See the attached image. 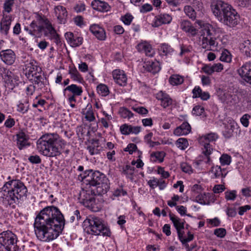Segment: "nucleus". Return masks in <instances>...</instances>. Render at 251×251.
<instances>
[{
  "label": "nucleus",
  "mask_w": 251,
  "mask_h": 251,
  "mask_svg": "<svg viewBox=\"0 0 251 251\" xmlns=\"http://www.w3.org/2000/svg\"><path fill=\"white\" fill-rule=\"evenodd\" d=\"M65 220L60 210L54 206H48L37 215L34 223L37 238L49 242L56 239L62 233Z\"/></svg>",
  "instance_id": "obj_1"
},
{
  "label": "nucleus",
  "mask_w": 251,
  "mask_h": 251,
  "mask_svg": "<svg viewBox=\"0 0 251 251\" xmlns=\"http://www.w3.org/2000/svg\"><path fill=\"white\" fill-rule=\"evenodd\" d=\"M62 139L57 133H46L37 141V148L43 155L49 157L61 154Z\"/></svg>",
  "instance_id": "obj_2"
},
{
  "label": "nucleus",
  "mask_w": 251,
  "mask_h": 251,
  "mask_svg": "<svg viewBox=\"0 0 251 251\" xmlns=\"http://www.w3.org/2000/svg\"><path fill=\"white\" fill-rule=\"evenodd\" d=\"M2 191L6 193L2 197L3 203L14 207L15 204L19 203L20 200L26 197L27 189L22 181L13 179L0 189V192Z\"/></svg>",
  "instance_id": "obj_3"
},
{
  "label": "nucleus",
  "mask_w": 251,
  "mask_h": 251,
  "mask_svg": "<svg viewBox=\"0 0 251 251\" xmlns=\"http://www.w3.org/2000/svg\"><path fill=\"white\" fill-rule=\"evenodd\" d=\"M84 176L82 177L88 182L90 186L96 189L98 194H106L109 189L108 179L102 173L99 171L92 172V170L85 171Z\"/></svg>",
  "instance_id": "obj_4"
},
{
  "label": "nucleus",
  "mask_w": 251,
  "mask_h": 251,
  "mask_svg": "<svg viewBox=\"0 0 251 251\" xmlns=\"http://www.w3.org/2000/svg\"><path fill=\"white\" fill-rule=\"evenodd\" d=\"M85 230L88 233L110 236V231L103 223V221L97 217H89L84 221Z\"/></svg>",
  "instance_id": "obj_5"
},
{
  "label": "nucleus",
  "mask_w": 251,
  "mask_h": 251,
  "mask_svg": "<svg viewBox=\"0 0 251 251\" xmlns=\"http://www.w3.org/2000/svg\"><path fill=\"white\" fill-rule=\"evenodd\" d=\"M18 241L17 236L11 231L7 230L0 233V251H11L17 246Z\"/></svg>",
  "instance_id": "obj_6"
},
{
  "label": "nucleus",
  "mask_w": 251,
  "mask_h": 251,
  "mask_svg": "<svg viewBox=\"0 0 251 251\" xmlns=\"http://www.w3.org/2000/svg\"><path fill=\"white\" fill-rule=\"evenodd\" d=\"M102 194H98L96 193L95 189H88L86 190H83L80 193V197L82 200L81 202L83 204L93 211L98 210V207L97 206L95 201V196L96 195H102Z\"/></svg>",
  "instance_id": "obj_7"
},
{
  "label": "nucleus",
  "mask_w": 251,
  "mask_h": 251,
  "mask_svg": "<svg viewBox=\"0 0 251 251\" xmlns=\"http://www.w3.org/2000/svg\"><path fill=\"white\" fill-rule=\"evenodd\" d=\"M211 7L213 13L219 21L228 12L232 6L222 0H217L211 4Z\"/></svg>",
  "instance_id": "obj_8"
},
{
  "label": "nucleus",
  "mask_w": 251,
  "mask_h": 251,
  "mask_svg": "<svg viewBox=\"0 0 251 251\" xmlns=\"http://www.w3.org/2000/svg\"><path fill=\"white\" fill-rule=\"evenodd\" d=\"M239 15L232 7L219 21L230 27H233L239 24Z\"/></svg>",
  "instance_id": "obj_9"
},
{
  "label": "nucleus",
  "mask_w": 251,
  "mask_h": 251,
  "mask_svg": "<svg viewBox=\"0 0 251 251\" xmlns=\"http://www.w3.org/2000/svg\"><path fill=\"white\" fill-rule=\"evenodd\" d=\"M67 91L72 93L68 95V101H74L75 102L76 101L75 97L81 96L83 92L82 88L81 86H78L74 84L67 86L63 90L64 93Z\"/></svg>",
  "instance_id": "obj_10"
},
{
  "label": "nucleus",
  "mask_w": 251,
  "mask_h": 251,
  "mask_svg": "<svg viewBox=\"0 0 251 251\" xmlns=\"http://www.w3.org/2000/svg\"><path fill=\"white\" fill-rule=\"evenodd\" d=\"M201 45L203 49L214 51L217 49L218 43L216 38L213 37H202Z\"/></svg>",
  "instance_id": "obj_11"
},
{
  "label": "nucleus",
  "mask_w": 251,
  "mask_h": 251,
  "mask_svg": "<svg viewBox=\"0 0 251 251\" xmlns=\"http://www.w3.org/2000/svg\"><path fill=\"white\" fill-rule=\"evenodd\" d=\"M0 57L5 64L10 65L15 61V54L11 50H2L0 52Z\"/></svg>",
  "instance_id": "obj_12"
},
{
  "label": "nucleus",
  "mask_w": 251,
  "mask_h": 251,
  "mask_svg": "<svg viewBox=\"0 0 251 251\" xmlns=\"http://www.w3.org/2000/svg\"><path fill=\"white\" fill-rule=\"evenodd\" d=\"M169 217L170 220L172 221L174 226L175 227L178 234V238H180L183 232H181V230L184 228L185 221H181V219L176 217L174 214L170 213Z\"/></svg>",
  "instance_id": "obj_13"
},
{
  "label": "nucleus",
  "mask_w": 251,
  "mask_h": 251,
  "mask_svg": "<svg viewBox=\"0 0 251 251\" xmlns=\"http://www.w3.org/2000/svg\"><path fill=\"white\" fill-rule=\"evenodd\" d=\"M112 75L116 83L120 86H125L127 82V77L122 70H115L112 72Z\"/></svg>",
  "instance_id": "obj_14"
},
{
  "label": "nucleus",
  "mask_w": 251,
  "mask_h": 251,
  "mask_svg": "<svg viewBox=\"0 0 251 251\" xmlns=\"http://www.w3.org/2000/svg\"><path fill=\"white\" fill-rule=\"evenodd\" d=\"M251 72V63L247 62L237 70V73L243 80L245 81L249 78Z\"/></svg>",
  "instance_id": "obj_15"
},
{
  "label": "nucleus",
  "mask_w": 251,
  "mask_h": 251,
  "mask_svg": "<svg viewBox=\"0 0 251 251\" xmlns=\"http://www.w3.org/2000/svg\"><path fill=\"white\" fill-rule=\"evenodd\" d=\"M90 31L100 40H104L106 34L104 29L98 25H93L90 27Z\"/></svg>",
  "instance_id": "obj_16"
},
{
  "label": "nucleus",
  "mask_w": 251,
  "mask_h": 251,
  "mask_svg": "<svg viewBox=\"0 0 251 251\" xmlns=\"http://www.w3.org/2000/svg\"><path fill=\"white\" fill-rule=\"evenodd\" d=\"M143 67L147 72L153 74L159 72L161 69L159 63L158 61H148L145 62Z\"/></svg>",
  "instance_id": "obj_17"
},
{
  "label": "nucleus",
  "mask_w": 251,
  "mask_h": 251,
  "mask_svg": "<svg viewBox=\"0 0 251 251\" xmlns=\"http://www.w3.org/2000/svg\"><path fill=\"white\" fill-rule=\"evenodd\" d=\"M11 21V17L10 16L3 15L0 23V31L1 33H4L6 35L8 34Z\"/></svg>",
  "instance_id": "obj_18"
},
{
  "label": "nucleus",
  "mask_w": 251,
  "mask_h": 251,
  "mask_svg": "<svg viewBox=\"0 0 251 251\" xmlns=\"http://www.w3.org/2000/svg\"><path fill=\"white\" fill-rule=\"evenodd\" d=\"M180 28L183 31L194 36L197 33V30L192 26L191 23L187 20H183L180 23Z\"/></svg>",
  "instance_id": "obj_19"
},
{
  "label": "nucleus",
  "mask_w": 251,
  "mask_h": 251,
  "mask_svg": "<svg viewBox=\"0 0 251 251\" xmlns=\"http://www.w3.org/2000/svg\"><path fill=\"white\" fill-rule=\"evenodd\" d=\"M17 146L20 150H22L26 146H29L28 143V136L24 132H21L17 134Z\"/></svg>",
  "instance_id": "obj_20"
},
{
  "label": "nucleus",
  "mask_w": 251,
  "mask_h": 251,
  "mask_svg": "<svg viewBox=\"0 0 251 251\" xmlns=\"http://www.w3.org/2000/svg\"><path fill=\"white\" fill-rule=\"evenodd\" d=\"M172 20V17L168 14H161L156 17V20L154 23V26L158 27L162 24H169Z\"/></svg>",
  "instance_id": "obj_21"
},
{
  "label": "nucleus",
  "mask_w": 251,
  "mask_h": 251,
  "mask_svg": "<svg viewBox=\"0 0 251 251\" xmlns=\"http://www.w3.org/2000/svg\"><path fill=\"white\" fill-rule=\"evenodd\" d=\"M191 129L190 125L187 122H184L175 129L174 134L177 136L186 135L190 132Z\"/></svg>",
  "instance_id": "obj_22"
},
{
  "label": "nucleus",
  "mask_w": 251,
  "mask_h": 251,
  "mask_svg": "<svg viewBox=\"0 0 251 251\" xmlns=\"http://www.w3.org/2000/svg\"><path fill=\"white\" fill-rule=\"evenodd\" d=\"M236 125V122L232 119H229L228 123L225 125V130L223 132V135L226 138H229L232 136L233 130Z\"/></svg>",
  "instance_id": "obj_23"
},
{
  "label": "nucleus",
  "mask_w": 251,
  "mask_h": 251,
  "mask_svg": "<svg viewBox=\"0 0 251 251\" xmlns=\"http://www.w3.org/2000/svg\"><path fill=\"white\" fill-rule=\"evenodd\" d=\"M137 47L140 51L145 52L147 56L151 57L154 54V51L151 45L146 42L139 44Z\"/></svg>",
  "instance_id": "obj_24"
},
{
  "label": "nucleus",
  "mask_w": 251,
  "mask_h": 251,
  "mask_svg": "<svg viewBox=\"0 0 251 251\" xmlns=\"http://www.w3.org/2000/svg\"><path fill=\"white\" fill-rule=\"evenodd\" d=\"M55 12L60 23L64 24L68 16L66 8L62 6H58L56 7Z\"/></svg>",
  "instance_id": "obj_25"
},
{
  "label": "nucleus",
  "mask_w": 251,
  "mask_h": 251,
  "mask_svg": "<svg viewBox=\"0 0 251 251\" xmlns=\"http://www.w3.org/2000/svg\"><path fill=\"white\" fill-rule=\"evenodd\" d=\"M193 98H201V100H207L210 95L208 92H202V90L199 86H196L192 91Z\"/></svg>",
  "instance_id": "obj_26"
},
{
  "label": "nucleus",
  "mask_w": 251,
  "mask_h": 251,
  "mask_svg": "<svg viewBox=\"0 0 251 251\" xmlns=\"http://www.w3.org/2000/svg\"><path fill=\"white\" fill-rule=\"evenodd\" d=\"M213 197L212 194L210 193H203V194L198 195L196 197V201L203 205H208L210 204V199Z\"/></svg>",
  "instance_id": "obj_27"
},
{
  "label": "nucleus",
  "mask_w": 251,
  "mask_h": 251,
  "mask_svg": "<svg viewBox=\"0 0 251 251\" xmlns=\"http://www.w3.org/2000/svg\"><path fill=\"white\" fill-rule=\"evenodd\" d=\"M34 85H36L39 89H42L45 87L46 85L47 78L44 74L42 75L35 76V79L34 78L33 80L31 81Z\"/></svg>",
  "instance_id": "obj_28"
},
{
  "label": "nucleus",
  "mask_w": 251,
  "mask_h": 251,
  "mask_svg": "<svg viewBox=\"0 0 251 251\" xmlns=\"http://www.w3.org/2000/svg\"><path fill=\"white\" fill-rule=\"evenodd\" d=\"M135 171V168L129 165L123 166L121 171L122 174L125 175L127 177L129 178L131 180L133 179V174Z\"/></svg>",
  "instance_id": "obj_29"
},
{
  "label": "nucleus",
  "mask_w": 251,
  "mask_h": 251,
  "mask_svg": "<svg viewBox=\"0 0 251 251\" xmlns=\"http://www.w3.org/2000/svg\"><path fill=\"white\" fill-rule=\"evenodd\" d=\"M69 74L71 75V78L75 81H77L80 83L83 81V79L79 73L76 68H72L70 69Z\"/></svg>",
  "instance_id": "obj_30"
},
{
  "label": "nucleus",
  "mask_w": 251,
  "mask_h": 251,
  "mask_svg": "<svg viewBox=\"0 0 251 251\" xmlns=\"http://www.w3.org/2000/svg\"><path fill=\"white\" fill-rule=\"evenodd\" d=\"M183 81V77L178 75H172L169 78V82L174 86L181 84Z\"/></svg>",
  "instance_id": "obj_31"
},
{
  "label": "nucleus",
  "mask_w": 251,
  "mask_h": 251,
  "mask_svg": "<svg viewBox=\"0 0 251 251\" xmlns=\"http://www.w3.org/2000/svg\"><path fill=\"white\" fill-rule=\"evenodd\" d=\"M241 50L247 56H251V40H247L242 44Z\"/></svg>",
  "instance_id": "obj_32"
},
{
  "label": "nucleus",
  "mask_w": 251,
  "mask_h": 251,
  "mask_svg": "<svg viewBox=\"0 0 251 251\" xmlns=\"http://www.w3.org/2000/svg\"><path fill=\"white\" fill-rule=\"evenodd\" d=\"M35 61H32L27 65L25 73V75L27 77H28L33 72H35V68L37 69V70H40V71H41V68L35 65Z\"/></svg>",
  "instance_id": "obj_33"
},
{
  "label": "nucleus",
  "mask_w": 251,
  "mask_h": 251,
  "mask_svg": "<svg viewBox=\"0 0 251 251\" xmlns=\"http://www.w3.org/2000/svg\"><path fill=\"white\" fill-rule=\"evenodd\" d=\"M211 172L214 175L215 178H219L220 176L224 177L226 176V173L224 174L220 166H213L211 168Z\"/></svg>",
  "instance_id": "obj_34"
},
{
  "label": "nucleus",
  "mask_w": 251,
  "mask_h": 251,
  "mask_svg": "<svg viewBox=\"0 0 251 251\" xmlns=\"http://www.w3.org/2000/svg\"><path fill=\"white\" fill-rule=\"evenodd\" d=\"M213 151V149L209 143H205L204 147L202 149V153L207 157L206 163H208L210 161L209 155Z\"/></svg>",
  "instance_id": "obj_35"
},
{
  "label": "nucleus",
  "mask_w": 251,
  "mask_h": 251,
  "mask_svg": "<svg viewBox=\"0 0 251 251\" xmlns=\"http://www.w3.org/2000/svg\"><path fill=\"white\" fill-rule=\"evenodd\" d=\"M184 11L187 16L192 20L196 18V12L194 8L190 5H186L184 8Z\"/></svg>",
  "instance_id": "obj_36"
},
{
  "label": "nucleus",
  "mask_w": 251,
  "mask_h": 251,
  "mask_svg": "<svg viewBox=\"0 0 251 251\" xmlns=\"http://www.w3.org/2000/svg\"><path fill=\"white\" fill-rule=\"evenodd\" d=\"M92 144L97 145V147L88 146L87 147V150L89 151L91 155L97 154L100 153V150L98 149L99 141L98 139H93L92 140Z\"/></svg>",
  "instance_id": "obj_37"
},
{
  "label": "nucleus",
  "mask_w": 251,
  "mask_h": 251,
  "mask_svg": "<svg viewBox=\"0 0 251 251\" xmlns=\"http://www.w3.org/2000/svg\"><path fill=\"white\" fill-rule=\"evenodd\" d=\"M119 113L120 116L123 118L129 119L133 116V114L130 111L125 107L120 108Z\"/></svg>",
  "instance_id": "obj_38"
},
{
  "label": "nucleus",
  "mask_w": 251,
  "mask_h": 251,
  "mask_svg": "<svg viewBox=\"0 0 251 251\" xmlns=\"http://www.w3.org/2000/svg\"><path fill=\"white\" fill-rule=\"evenodd\" d=\"M176 145L180 150H184L188 146V142L186 139L183 138H179L176 143Z\"/></svg>",
  "instance_id": "obj_39"
},
{
  "label": "nucleus",
  "mask_w": 251,
  "mask_h": 251,
  "mask_svg": "<svg viewBox=\"0 0 251 251\" xmlns=\"http://www.w3.org/2000/svg\"><path fill=\"white\" fill-rule=\"evenodd\" d=\"M159 50L165 55L171 53L174 51L173 48L170 46L165 43L162 44L160 46Z\"/></svg>",
  "instance_id": "obj_40"
},
{
  "label": "nucleus",
  "mask_w": 251,
  "mask_h": 251,
  "mask_svg": "<svg viewBox=\"0 0 251 251\" xmlns=\"http://www.w3.org/2000/svg\"><path fill=\"white\" fill-rule=\"evenodd\" d=\"M98 93L103 96H106L109 94V90L107 86L104 84H100L97 87Z\"/></svg>",
  "instance_id": "obj_41"
},
{
  "label": "nucleus",
  "mask_w": 251,
  "mask_h": 251,
  "mask_svg": "<svg viewBox=\"0 0 251 251\" xmlns=\"http://www.w3.org/2000/svg\"><path fill=\"white\" fill-rule=\"evenodd\" d=\"M83 114H84V113H83ZM85 119L89 122H93L95 120V117L92 109V106H90L88 108V110L85 113Z\"/></svg>",
  "instance_id": "obj_42"
},
{
  "label": "nucleus",
  "mask_w": 251,
  "mask_h": 251,
  "mask_svg": "<svg viewBox=\"0 0 251 251\" xmlns=\"http://www.w3.org/2000/svg\"><path fill=\"white\" fill-rule=\"evenodd\" d=\"M46 28L49 31L50 34L54 39H55L56 40H57L59 39V35L57 33L54 28L52 27V25L50 24H49L47 25Z\"/></svg>",
  "instance_id": "obj_43"
},
{
  "label": "nucleus",
  "mask_w": 251,
  "mask_h": 251,
  "mask_svg": "<svg viewBox=\"0 0 251 251\" xmlns=\"http://www.w3.org/2000/svg\"><path fill=\"white\" fill-rule=\"evenodd\" d=\"M165 155V153L164 151H156L151 154V157H154L156 159L158 160L160 162L163 161Z\"/></svg>",
  "instance_id": "obj_44"
},
{
  "label": "nucleus",
  "mask_w": 251,
  "mask_h": 251,
  "mask_svg": "<svg viewBox=\"0 0 251 251\" xmlns=\"http://www.w3.org/2000/svg\"><path fill=\"white\" fill-rule=\"evenodd\" d=\"M131 125L124 124L120 127V130L122 134L128 135L131 133Z\"/></svg>",
  "instance_id": "obj_45"
},
{
  "label": "nucleus",
  "mask_w": 251,
  "mask_h": 251,
  "mask_svg": "<svg viewBox=\"0 0 251 251\" xmlns=\"http://www.w3.org/2000/svg\"><path fill=\"white\" fill-rule=\"evenodd\" d=\"M222 165H229L231 162V157L227 154H223L220 158Z\"/></svg>",
  "instance_id": "obj_46"
},
{
  "label": "nucleus",
  "mask_w": 251,
  "mask_h": 251,
  "mask_svg": "<svg viewBox=\"0 0 251 251\" xmlns=\"http://www.w3.org/2000/svg\"><path fill=\"white\" fill-rule=\"evenodd\" d=\"M205 141L212 142L215 141L218 138V136L215 133H210L202 136Z\"/></svg>",
  "instance_id": "obj_47"
},
{
  "label": "nucleus",
  "mask_w": 251,
  "mask_h": 251,
  "mask_svg": "<svg viewBox=\"0 0 251 251\" xmlns=\"http://www.w3.org/2000/svg\"><path fill=\"white\" fill-rule=\"evenodd\" d=\"M14 3V0H6L3 4L4 10L10 13L12 10V6Z\"/></svg>",
  "instance_id": "obj_48"
},
{
  "label": "nucleus",
  "mask_w": 251,
  "mask_h": 251,
  "mask_svg": "<svg viewBox=\"0 0 251 251\" xmlns=\"http://www.w3.org/2000/svg\"><path fill=\"white\" fill-rule=\"evenodd\" d=\"M225 198L227 201H234L237 196L235 190L229 191L225 192Z\"/></svg>",
  "instance_id": "obj_49"
},
{
  "label": "nucleus",
  "mask_w": 251,
  "mask_h": 251,
  "mask_svg": "<svg viewBox=\"0 0 251 251\" xmlns=\"http://www.w3.org/2000/svg\"><path fill=\"white\" fill-rule=\"evenodd\" d=\"M204 111V109L203 107H201L200 105H196L193 108L192 112L193 115L201 116L202 114Z\"/></svg>",
  "instance_id": "obj_50"
},
{
  "label": "nucleus",
  "mask_w": 251,
  "mask_h": 251,
  "mask_svg": "<svg viewBox=\"0 0 251 251\" xmlns=\"http://www.w3.org/2000/svg\"><path fill=\"white\" fill-rule=\"evenodd\" d=\"M83 38L81 37H77L73 38V39L70 43L71 46L73 47H75L80 46L82 44Z\"/></svg>",
  "instance_id": "obj_51"
},
{
  "label": "nucleus",
  "mask_w": 251,
  "mask_h": 251,
  "mask_svg": "<svg viewBox=\"0 0 251 251\" xmlns=\"http://www.w3.org/2000/svg\"><path fill=\"white\" fill-rule=\"evenodd\" d=\"M132 109L140 115H147L149 111L145 107L142 106L132 107Z\"/></svg>",
  "instance_id": "obj_52"
},
{
  "label": "nucleus",
  "mask_w": 251,
  "mask_h": 251,
  "mask_svg": "<svg viewBox=\"0 0 251 251\" xmlns=\"http://www.w3.org/2000/svg\"><path fill=\"white\" fill-rule=\"evenodd\" d=\"M137 150V146L133 143L129 144L126 148L124 151H125L128 152L130 154H132L134 151Z\"/></svg>",
  "instance_id": "obj_53"
},
{
  "label": "nucleus",
  "mask_w": 251,
  "mask_h": 251,
  "mask_svg": "<svg viewBox=\"0 0 251 251\" xmlns=\"http://www.w3.org/2000/svg\"><path fill=\"white\" fill-rule=\"evenodd\" d=\"M173 100L170 98L169 95L165 98L164 100L161 103V105L163 107V108H166V107L169 106L172 104Z\"/></svg>",
  "instance_id": "obj_54"
},
{
  "label": "nucleus",
  "mask_w": 251,
  "mask_h": 251,
  "mask_svg": "<svg viewBox=\"0 0 251 251\" xmlns=\"http://www.w3.org/2000/svg\"><path fill=\"white\" fill-rule=\"evenodd\" d=\"M220 59L222 61L226 62H229L231 60L230 55L229 54V52L228 51L223 52Z\"/></svg>",
  "instance_id": "obj_55"
},
{
  "label": "nucleus",
  "mask_w": 251,
  "mask_h": 251,
  "mask_svg": "<svg viewBox=\"0 0 251 251\" xmlns=\"http://www.w3.org/2000/svg\"><path fill=\"white\" fill-rule=\"evenodd\" d=\"M121 19L125 24L129 25L133 19V17L129 14H126L124 16L122 17Z\"/></svg>",
  "instance_id": "obj_56"
},
{
  "label": "nucleus",
  "mask_w": 251,
  "mask_h": 251,
  "mask_svg": "<svg viewBox=\"0 0 251 251\" xmlns=\"http://www.w3.org/2000/svg\"><path fill=\"white\" fill-rule=\"evenodd\" d=\"M110 8L111 7L107 2L101 1L99 11L100 12H107L110 10Z\"/></svg>",
  "instance_id": "obj_57"
},
{
  "label": "nucleus",
  "mask_w": 251,
  "mask_h": 251,
  "mask_svg": "<svg viewBox=\"0 0 251 251\" xmlns=\"http://www.w3.org/2000/svg\"><path fill=\"white\" fill-rule=\"evenodd\" d=\"M214 234L219 237L223 238L226 234V230L224 228H217L214 230Z\"/></svg>",
  "instance_id": "obj_58"
},
{
  "label": "nucleus",
  "mask_w": 251,
  "mask_h": 251,
  "mask_svg": "<svg viewBox=\"0 0 251 251\" xmlns=\"http://www.w3.org/2000/svg\"><path fill=\"white\" fill-rule=\"evenodd\" d=\"M192 47L182 45L180 46V52L179 55L182 56L183 54L189 53L191 51Z\"/></svg>",
  "instance_id": "obj_59"
},
{
  "label": "nucleus",
  "mask_w": 251,
  "mask_h": 251,
  "mask_svg": "<svg viewBox=\"0 0 251 251\" xmlns=\"http://www.w3.org/2000/svg\"><path fill=\"white\" fill-rule=\"evenodd\" d=\"M201 70L205 73L208 75H212L214 72L212 68V66L210 65H204Z\"/></svg>",
  "instance_id": "obj_60"
},
{
  "label": "nucleus",
  "mask_w": 251,
  "mask_h": 251,
  "mask_svg": "<svg viewBox=\"0 0 251 251\" xmlns=\"http://www.w3.org/2000/svg\"><path fill=\"white\" fill-rule=\"evenodd\" d=\"M28 160L32 164H39L41 162V159L37 155L30 156Z\"/></svg>",
  "instance_id": "obj_61"
},
{
  "label": "nucleus",
  "mask_w": 251,
  "mask_h": 251,
  "mask_svg": "<svg viewBox=\"0 0 251 251\" xmlns=\"http://www.w3.org/2000/svg\"><path fill=\"white\" fill-rule=\"evenodd\" d=\"M180 166L183 172L187 173H192V167L187 163H182Z\"/></svg>",
  "instance_id": "obj_62"
},
{
  "label": "nucleus",
  "mask_w": 251,
  "mask_h": 251,
  "mask_svg": "<svg viewBox=\"0 0 251 251\" xmlns=\"http://www.w3.org/2000/svg\"><path fill=\"white\" fill-rule=\"evenodd\" d=\"M127 194L126 192L122 188L120 187L113 192V195L115 197H119L121 196H125Z\"/></svg>",
  "instance_id": "obj_63"
},
{
  "label": "nucleus",
  "mask_w": 251,
  "mask_h": 251,
  "mask_svg": "<svg viewBox=\"0 0 251 251\" xmlns=\"http://www.w3.org/2000/svg\"><path fill=\"white\" fill-rule=\"evenodd\" d=\"M250 116L249 114L244 115L241 118L240 121L242 124L245 126L247 127L249 126V119Z\"/></svg>",
  "instance_id": "obj_64"
}]
</instances>
